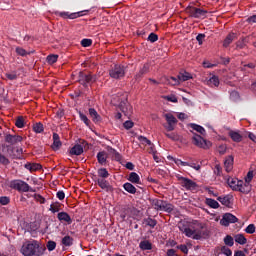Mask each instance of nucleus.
Segmentation results:
<instances>
[{
    "instance_id": "f257e3e1",
    "label": "nucleus",
    "mask_w": 256,
    "mask_h": 256,
    "mask_svg": "<svg viewBox=\"0 0 256 256\" xmlns=\"http://www.w3.org/2000/svg\"><path fill=\"white\" fill-rule=\"evenodd\" d=\"M45 251H47L45 245L33 239L26 240L20 249V253H22L24 256H43L45 255Z\"/></svg>"
},
{
    "instance_id": "f03ea898",
    "label": "nucleus",
    "mask_w": 256,
    "mask_h": 256,
    "mask_svg": "<svg viewBox=\"0 0 256 256\" xmlns=\"http://www.w3.org/2000/svg\"><path fill=\"white\" fill-rule=\"evenodd\" d=\"M97 175L94 176L93 181L98 184L100 189H103L106 191V193H113L115 191V188L111 186V184L107 181L109 177V171L106 168H100L97 170Z\"/></svg>"
},
{
    "instance_id": "7ed1b4c3",
    "label": "nucleus",
    "mask_w": 256,
    "mask_h": 256,
    "mask_svg": "<svg viewBox=\"0 0 256 256\" xmlns=\"http://www.w3.org/2000/svg\"><path fill=\"white\" fill-rule=\"evenodd\" d=\"M179 230L186 235V237H190L191 239H194L195 241H200V239H203L205 237H209V231L205 229V225L201 224L200 229H191L183 226H179Z\"/></svg>"
},
{
    "instance_id": "20e7f679",
    "label": "nucleus",
    "mask_w": 256,
    "mask_h": 256,
    "mask_svg": "<svg viewBox=\"0 0 256 256\" xmlns=\"http://www.w3.org/2000/svg\"><path fill=\"white\" fill-rule=\"evenodd\" d=\"M77 81L84 87V89H89L93 83H97V75L92 74L91 72L80 71L78 73Z\"/></svg>"
},
{
    "instance_id": "39448f33",
    "label": "nucleus",
    "mask_w": 256,
    "mask_h": 256,
    "mask_svg": "<svg viewBox=\"0 0 256 256\" xmlns=\"http://www.w3.org/2000/svg\"><path fill=\"white\" fill-rule=\"evenodd\" d=\"M152 205L156 211H165L166 213H171L174 209L173 204L157 198L152 200Z\"/></svg>"
},
{
    "instance_id": "423d86ee",
    "label": "nucleus",
    "mask_w": 256,
    "mask_h": 256,
    "mask_svg": "<svg viewBox=\"0 0 256 256\" xmlns=\"http://www.w3.org/2000/svg\"><path fill=\"white\" fill-rule=\"evenodd\" d=\"M126 73H127V68L121 64H115L109 70V75H110L111 79H116V80L123 79V77H125Z\"/></svg>"
},
{
    "instance_id": "0eeeda50",
    "label": "nucleus",
    "mask_w": 256,
    "mask_h": 256,
    "mask_svg": "<svg viewBox=\"0 0 256 256\" xmlns=\"http://www.w3.org/2000/svg\"><path fill=\"white\" fill-rule=\"evenodd\" d=\"M186 13L193 19H207V13H209V11L194 6H188Z\"/></svg>"
},
{
    "instance_id": "6e6552de",
    "label": "nucleus",
    "mask_w": 256,
    "mask_h": 256,
    "mask_svg": "<svg viewBox=\"0 0 256 256\" xmlns=\"http://www.w3.org/2000/svg\"><path fill=\"white\" fill-rule=\"evenodd\" d=\"M11 188L22 193H29V191L30 193H35V190L23 180H13L11 182Z\"/></svg>"
},
{
    "instance_id": "1a4fd4ad",
    "label": "nucleus",
    "mask_w": 256,
    "mask_h": 256,
    "mask_svg": "<svg viewBox=\"0 0 256 256\" xmlns=\"http://www.w3.org/2000/svg\"><path fill=\"white\" fill-rule=\"evenodd\" d=\"M176 179L180 181V184L182 185V187L186 188L187 191H195V189H197V182L189 178H185L180 174H176Z\"/></svg>"
},
{
    "instance_id": "9d476101",
    "label": "nucleus",
    "mask_w": 256,
    "mask_h": 256,
    "mask_svg": "<svg viewBox=\"0 0 256 256\" xmlns=\"http://www.w3.org/2000/svg\"><path fill=\"white\" fill-rule=\"evenodd\" d=\"M192 143L196 147H200V149H209L211 147V141L205 140L201 135L194 134L192 137Z\"/></svg>"
},
{
    "instance_id": "9b49d317",
    "label": "nucleus",
    "mask_w": 256,
    "mask_h": 256,
    "mask_svg": "<svg viewBox=\"0 0 256 256\" xmlns=\"http://www.w3.org/2000/svg\"><path fill=\"white\" fill-rule=\"evenodd\" d=\"M83 13H89V10L74 13L56 11L55 15H57V17H61L62 19H77L79 17H83Z\"/></svg>"
},
{
    "instance_id": "f8f14e48",
    "label": "nucleus",
    "mask_w": 256,
    "mask_h": 256,
    "mask_svg": "<svg viewBox=\"0 0 256 256\" xmlns=\"http://www.w3.org/2000/svg\"><path fill=\"white\" fill-rule=\"evenodd\" d=\"M4 141H5V143H8V145L15 147V145H17L18 143H21L23 141V136L13 135V134H5Z\"/></svg>"
},
{
    "instance_id": "ddd939ff",
    "label": "nucleus",
    "mask_w": 256,
    "mask_h": 256,
    "mask_svg": "<svg viewBox=\"0 0 256 256\" xmlns=\"http://www.w3.org/2000/svg\"><path fill=\"white\" fill-rule=\"evenodd\" d=\"M237 221H239V219L235 215L225 213L220 220V225H223V227H229L231 223H237Z\"/></svg>"
},
{
    "instance_id": "4468645a",
    "label": "nucleus",
    "mask_w": 256,
    "mask_h": 256,
    "mask_svg": "<svg viewBox=\"0 0 256 256\" xmlns=\"http://www.w3.org/2000/svg\"><path fill=\"white\" fill-rule=\"evenodd\" d=\"M167 124L164 125L165 129L167 131H175V125H177V118H175V116H173V114L171 113H167L164 115Z\"/></svg>"
},
{
    "instance_id": "2eb2a0df",
    "label": "nucleus",
    "mask_w": 256,
    "mask_h": 256,
    "mask_svg": "<svg viewBox=\"0 0 256 256\" xmlns=\"http://www.w3.org/2000/svg\"><path fill=\"white\" fill-rule=\"evenodd\" d=\"M57 219L61 221V223H67V225H71L73 223V219L67 212H59L57 214Z\"/></svg>"
},
{
    "instance_id": "dca6fc26",
    "label": "nucleus",
    "mask_w": 256,
    "mask_h": 256,
    "mask_svg": "<svg viewBox=\"0 0 256 256\" xmlns=\"http://www.w3.org/2000/svg\"><path fill=\"white\" fill-rule=\"evenodd\" d=\"M236 191H239L240 193H244L247 195L251 192V184L247 182H243V180L239 183L238 188H236Z\"/></svg>"
},
{
    "instance_id": "f3484780",
    "label": "nucleus",
    "mask_w": 256,
    "mask_h": 256,
    "mask_svg": "<svg viewBox=\"0 0 256 256\" xmlns=\"http://www.w3.org/2000/svg\"><path fill=\"white\" fill-rule=\"evenodd\" d=\"M234 161H235V158L233 157V155H229L226 157L224 161V167L227 173H231V171H233Z\"/></svg>"
},
{
    "instance_id": "a211bd4d",
    "label": "nucleus",
    "mask_w": 256,
    "mask_h": 256,
    "mask_svg": "<svg viewBox=\"0 0 256 256\" xmlns=\"http://www.w3.org/2000/svg\"><path fill=\"white\" fill-rule=\"evenodd\" d=\"M24 167L27 169V171H30V173H35V171H41V169H43L41 164L31 162H27Z\"/></svg>"
},
{
    "instance_id": "6ab92c4d",
    "label": "nucleus",
    "mask_w": 256,
    "mask_h": 256,
    "mask_svg": "<svg viewBox=\"0 0 256 256\" xmlns=\"http://www.w3.org/2000/svg\"><path fill=\"white\" fill-rule=\"evenodd\" d=\"M2 151L11 159H15V146L2 145Z\"/></svg>"
},
{
    "instance_id": "aec40b11",
    "label": "nucleus",
    "mask_w": 256,
    "mask_h": 256,
    "mask_svg": "<svg viewBox=\"0 0 256 256\" xmlns=\"http://www.w3.org/2000/svg\"><path fill=\"white\" fill-rule=\"evenodd\" d=\"M241 181L242 180H239L237 178H227V184L229 185V187L232 188V191H237V189H239V184L241 183Z\"/></svg>"
},
{
    "instance_id": "412c9836",
    "label": "nucleus",
    "mask_w": 256,
    "mask_h": 256,
    "mask_svg": "<svg viewBox=\"0 0 256 256\" xmlns=\"http://www.w3.org/2000/svg\"><path fill=\"white\" fill-rule=\"evenodd\" d=\"M228 135L234 143H241L243 141V136L237 131L231 130Z\"/></svg>"
},
{
    "instance_id": "4be33fe9",
    "label": "nucleus",
    "mask_w": 256,
    "mask_h": 256,
    "mask_svg": "<svg viewBox=\"0 0 256 256\" xmlns=\"http://www.w3.org/2000/svg\"><path fill=\"white\" fill-rule=\"evenodd\" d=\"M233 199L232 195L219 196L217 201L223 204L225 207H229L231 205V200Z\"/></svg>"
},
{
    "instance_id": "5701e85b",
    "label": "nucleus",
    "mask_w": 256,
    "mask_h": 256,
    "mask_svg": "<svg viewBox=\"0 0 256 256\" xmlns=\"http://www.w3.org/2000/svg\"><path fill=\"white\" fill-rule=\"evenodd\" d=\"M97 161L100 165H105L107 163V152L100 151L97 153Z\"/></svg>"
},
{
    "instance_id": "b1692460",
    "label": "nucleus",
    "mask_w": 256,
    "mask_h": 256,
    "mask_svg": "<svg viewBox=\"0 0 256 256\" xmlns=\"http://www.w3.org/2000/svg\"><path fill=\"white\" fill-rule=\"evenodd\" d=\"M89 115L94 123H99V121H101V116L99 115V113H97V110H95V108L89 109Z\"/></svg>"
},
{
    "instance_id": "393cba45",
    "label": "nucleus",
    "mask_w": 256,
    "mask_h": 256,
    "mask_svg": "<svg viewBox=\"0 0 256 256\" xmlns=\"http://www.w3.org/2000/svg\"><path fill=\"white\" fill-rule=\"evenodd\" d=\"M139 247L142 251H151L153 249V244L149 240H143L139 243Z\"/></svg>"
},
{
    "instance_id": "a878e982",
    "label": "nucleus",
    "mask_w": 256,
    "mask_h": 256,
    "mask_svg": "<svg viewBox=\"0 0 256 256\" xmlns=\"http://www.w3.org/2000/svg\"><path fill=\"white\" fill-rule=\"evenodd\" d=\"M83 153V146L75 144L71 149H70V155H82Z\"/></svg>"
},
{
    "instance_id": "bb28decb",
    "label": "nucleus",
    "mask_w": 256,
    "mask_h": 256,
    "mask_svg": "<svg viewBox=\"0 0 256 256\" xmlns=\"http://www.w3.org/2000/svg\"><path fill=\"white\" fill-rule=\"evenodd\" d=\"M123 189L130 193L131 195H135L137 193V188L134 187L133 184L126 182L123 184Z\"/></svg>"
},
{
    "instance_id": "cd10ccee",
    "label": "nucleus",
    "mask_w": 256,
    "mask_h": 256,
    "mask_svg": "<svg viewBox=\"0 0 256 256\" xmlns=\"http://www.w3.org/2000/svg\"><path fill=\"white\" fill-rule=\"evenodd\" d=\"M128 181H130V183L139 184L141 181V178L139 177V174H137V172H131L129 174Z\"/></svg>"
},
{
    "instance_id": "c85d7f7f",
    "label": "nucleus",
    "mask_w": 256,
    "mask_h": 256,
    "mask_svg": "<svg viewBox=\"0 0 256 256\" xmlns=\"http://www.w3.org/2000/svg\"><path fill=\"white\" fill-rule=\"evenodd\" d=\"M219 77L218 76H215L213 75L212 77L209 78V80L207 81V84L210 86V87H219Z\"/></svg>"
},
{
    "instance_id": "c756f323",
    "label": "nucleus",
    "mask_w": 256,
    "mask_h": 256,
    "mask_svg": "<svg viewBox=\"0 0 256 256\" xmlns=\"http://www.w3.org/2000/svg\"><path fill=\"white\" fill-rule=\"evenodd\" d=\"M206 205H208V207H211V209H219L220 207L219 202H217V200L212 198L206 199Z\"/></svg>"
},
{
    "instance_id": "7c9ffc66",
    "label": "nucleus",
    "mask_w": 256,
    "mask_h": 256,
    "mask_svg": "<svg viewBox=\"0 0 256 256\" xmlns=\"http://www.w3.org/2000/svg\"><path fill=\"white\" fill-rule=\"evenodd\" d=\"M235 242L238 243L239 245H246L247 243V238H245V235L243 234H237L234 236Z\"/></svg>"
},
{
    "instance_id": "2f4dec72",
    "label": "nucleus",
    "mask_w": 256,
    "mask_h": 256,
    "mask_svg": "<svg viewBox=\"0 0 256 256\" xmlns=\"http://www.w3.org/2000/svg\"><path fill=\"white\" fill-rule=\"evenodd\" d=\"M53 141H54L53 146H52L53 149H59L62 145L61 140L59 138V134H57V133L53 134Z\"/></svg>"
},
{
    "instance_id": "473e14b6",
    "label": "nucleus",
    "mask_w": 256,
    "mask_h": 256,
    "mask_svg": "<svg viewBox=\"0 0 256 256\" xmlns=\"http://www.w3.org/2000/svg\"><path fill=\"white\" fill-rule=\"evenodd\" d=\"M178 79L180 80V83L189 81V79H191V74L189 72H180L178 74Z\"/></svg>"
},
{
    "instance_id": "72a5a7b5",
    "label": "nucleus",
    "mask_w": 256,
    "mask_h": 256,
    "mask_svg": "<svg viewBox=\"0 0 256 256\" xmlns=\"http://www.w3.org/2000/svg\"><path fill=\"white\" fill-rule=\"evenodd\" d=\"M62 245L64 247H71L73 245V237L67 235L62 238Z\"/></svg>"
},
{
    "instance_id": "f704fd0d",
    "label": "nucleus",
    "mask_w": 256,
    "mask_h": 256,
    "mask_svg": "<svg viewBox=\"0 0 256 256\" xmlns=\"http://www.w3.org/2000/svg\"><path fill=\"white\" fill-rule=\"evenodd\" d=\"M234 39H235V33L228 34L223 42V47H228L230 44L233 43Z\"/></svg>"
},
{
    "instance_id": "c9c22d12",
    "label": "nucleus",
    "mask_w": 256,
    "mask_h": 256,
    "mask_svg": "<svg viewBox=\"0 0 256 256\" xmlns=\"http://www.w3.org/2000/svg\"><path fill=\"white\" fill-rule=\"evenodd\" d=\"M143 223H145L146 226L151 227L152 229H154V227L157 225V220L148 217V218H145L143 220Z\"/></svg>"
},
{
    "instance_id": "e433bc0d",
    "label": "nucleus",
    "mask_w": 256,
    "mask_h": 256,
    "mask_svg": "<svg viewBox=\"0 0 256 256\" xmlns=\"http://www.w3.org/2000/svg\"><path fill=\"white\" fill-rule=\"evenodd\" d=\"M0 165H4V167L11 165V160H9L3 153H0Z\"/></svg>"
},
{
    "instance_id": "4c0bfd02",
    "label": "nucleus",
    "mask_w": 256,
    "mask_h": 256,
    "mask_svg": "<svg viewBox=\"0 0 256 256\" xmlns=\"http://www.w3.org/2000/svg\"><path fill=\"white\" fill-rule=\"evenodd\" d=\"M190 127L194 131H197V133H200V135H205V128H203V126L197 124H190Z\"/></svg>"
},
{
    "instance_id": "58836bf2",
    "label": "nucleus",
    "mask_w": 256,
    "mask_h": 256,
    "mask_svg": "<svg viewBox=\"0 0 256 256\" xmlns=\"http://www.w3.org/2000/svg\"><path fill=\"white\" fill-rule=\"evenodd\" d=\"M51 213H59L61 211V203L56 202L50 205Z\"/></svg>"
},
{
    "instance_id": "ea45409f",
    "label": "nucleus",
    "mask_w": 256,
    "mask_h": 256,
    "mask_svg": "<svg viewBox=\"0 0 256 256\" xmlns=\"http://www.w3.org/2000/svg\"><path fill=\"white\" fill-rule=\"evenodd\" d=\"M15 125L16 127H18V129H23V127H25V119L23 118V116H19L16 119Z\"/></svg>"
},
{
    "instance_id": "a19ab883",
    "label": "nucleus",
    "mask_w": 256,
    "mask_h": 256,
    "mask_svg": "<svg viewBox=\"0 0 256 256\" xmlns=\"http://www.w3.org/2000/svg\"><path fill=\"white\" fill-rule=\"evenodd\" d=\"M57 59H59L58 55L51 54L47 56L46 61L49 65H53V63H57Z\"/></svg>"
},
{
    "instance_id": "79ce46f5",
    "label": "nucleus",
    "mask_w": 256,
    "mask_h": 256,
    "mask_svg": "<svg viewBox=\"0 0 256 256\" xmlns=\"http://www.w3.org/2000/svg\"><path fill=\"white\" fill-rule=\"evenodd\" d=\"M168 159H172L176 165H181V167H187L189 165V162L182 161L179 158L168 157Z\"/></svg>"
},
{
    "instance_id": "37998d69",
    "label": "nucleus",
    "mask_w": 256,
    "mask_h": 256,
    "mask_svg": "<svg viewBox=\"0 0 256 256\" xmlns=\"http://www.w3.org/2000/svg\"><path fill=\"white\" fill-rule=\"evenodd\" d=\"M224 243L225 245H227L228 247H233V245H235V241L233 240V238L231 237V235H227L224 238Z\"/></svg>"
},
{
    "instance_id": "c03bdc74",
    "label": "nucleus",
    "mask_w": 256,
    "mask_h": 256,
    "mask_svg": "<svg viewBox=\"0 0 256 256\" xmlns=\"http://www.w3.org/2000/svg\"><path fill=\"white\" fill-rule=\"evenodd\" d=\"M79 117L80 120L83 121V123H85L87 127H89V125L91 124V120L87 118V115L83 114V112H79Z\"/></svg>"
},
{
    "instance_id": "a18cd8bd",
    "label": "nucleus",
    "mask_w": 256,
    "mask_h": 256,
    "mask_svg": "<svg viewBox=\"0 0 256 256\" xmlns=\"http://www.w3.org/2000/svg\"><path fill=\"white\" fill-rule=\"evenodd\" d=\"M46 247H47L48 251H55V249L57 247V243L53 240H49L46 244Z\"/></svg>"
},
{
    "instance_id": "49530a36",
    "label": "nucleus",
    "mask_w": 256,
    "mask_h": 256,
    "mask_svg": "<svg viewBox=\"0 0 256 256\" xmlns=\"http://www.w3.org/2000/svg\"><path fill=\"white\" fill-rule=\"evenodd\" d=\"M33 131L35 133H43V124L41 122L34 124Z\"/></svg>"
},
{
    "instance_id": "de8ad7c7",
    "label": "nucleus",
    "mask_w": 256,
    "mask_h": 256,
    "mask_svg": "<svg viewBox=\"0 0 256 256\" xmlns=\"http://www.w3.org/2000/svg\"><path fill=\"white\" fill-rule=\"evenodd\" d=\"M166 137H168V139H171V141H179L180 137L177 133L172 132V133H165Z\"/></svg>"
},
{
    "instance_id": "09e8293b",
    "label": "nucleus",
    "mask_w": 256,
    "mask_h": 256,
    "mask_svg": "<svg viewBox=\"0 0 256 256\" xmlns=\"http://www.w3.org/2000/svg\"><path fill=\"white\" fill-rule=\"evenodd\" d=\"M168 83L169 85H179V83H181V81L179 80V76L177 77H170L168 78Z\"/></svg>"
},
{
    "instance_id": "8fccbe9b",
    "label": "nucleus",
    "mask_w": 256,
    "mask_h": 256,
    "mask_svg": "<svg viewBox=\"0 0 256 256\" xmlns=\"http://www.w3.org/2000/svg\"><path fill=\"white\" fill-rule=\"evenodd\" d=\"M148 41H150V43H157V41H159V36L152 32L148 36Z\"/></svg>"
},
{
    "instance_id": "3c124183",
    "label": "nucleus",
    "mask_w": 256,
    "mask_h": 256,
    "mask_svg": "<svg viewBox=\"0 0 256 256\" xmlns=\"http://www.w3.org/2000/svg\"><path fill=\"white\" fill-rule=\"evenodd\" d=\"M138 140L140 141V143H142L143 145H153V143L151 142V140L147 139V137L145 136H139Z\"/></svg>"
},
{
    "instance_id": "603ef678",
    "label": "nucleus",
    "mask_w": 256,
    "mask_h": 256,
    "mask_svg": "<svg viewBox=\"0 0 256 256\" xmlns=\"http://www.w3.org/2000/svg\"><path fill=\"white\" fill-rule=\"evenodd\" d=\"M82 47H91L93 45V40L84 38L81 40Z\"/></svg>"
},
{
    "instance_id": "864d4df0",
    "label": "nucleus",
    "mask_w": 256,
    "mask_h": 256,
    "mask_svg": "<svg viewBox=\"0 0 256 256\" xmlns=\"http://www.w3.org/2000/svg\"><path fill=\"white\" fill-rule=\"evenodd\" d=\"M217 151L220 155H225L227 153V145L221 144L217 147Z\"/></svg>"
},
{
    "instance_id": "5fc2aeb1",
    "label": "nucleus",
    "mask_w": 256,
    "mask_h": 256,
    "mask_svg": "<svg viewBox=\"0 0 256 256\" xmlns=\"http://www.w3.org/2000/svg\"><path fill=\"white\" fill-rule=\"evenodd\" d=\"M23 155V148L16 146L15 147V159H21Z\"/></svg>"
},
{
    "instance_id": "6e6d98bb",
    "label": "nucleus",
    "mask_w": 256,
    "mask_h": 256,
    "mask_svg": "<svg viewBox=\"0 0 256 256\" xmlns=\"http://www.w3.org/2000/svg\"><path fill=\"white\" fill-rule=\"evenodd\" d=\"M221 253H223V255H226V256L233 255V251H231L227 246L221 247Z\"/></svg>"
},
{
    "instance_id": "4d7b16f0",
    "label": "nucleus",
    "mask_w": 256,
    "mask_h": 256,
    "mask_svg": "<svg viewBox=\"0 0 256 256\" xmlns=\"http://www.w3.org/2000/svg\"><path fill=\"white\" fill-rule=\"evenodd\" d=\"M186 167H191L192 169H195V171H201V165L195 163V162H191L186 165Z\"/></svg>"
},
{
    "instance_id": "13d9d810",
    "label": "nucleus",
    "mask_w": 256,
    "mask_h": 256,
    "mask_svg": "<svg viewBox=\"0 0 256 256\" xmlns=\"http://www.w3.org/2000/svg\"><path fill=\"white\" fill-rule=\"evenodd\" d=\"M245 232L248 233L249 235H253V233L255 232V224H249L246 227Z\"/></svg>"
},
{
    "instance_id": "bf43d9fd",
    "label": "nucleus",
    "mask_w": 256,
    "mask_h": 256,
    "mask_svg": "<svg viewBox=\"0 0 256 256\" xmlns=\"http://www.w3.org/2000/svg\"><path fill=\"white\" fill-rule=\"evenodd\" d=\"M16 53L17 55H20V57H26L27 55V50L26 49H23L21 47H17L16 48Z\"/></svg>"
},
{
    "instance_id": "052dcab7",
    "label": "nucleus",
    "mask_w": 256,
    "mask_h": 256,
    "mask_svg": "<svg viewBox=\"0 0 256 256\" xmlns=\"http://www.w3.org/2000/svg\"><path fill=\"white\" fill-rule=\"evenodd\" d=\"M134 125H135V123H133V121H131V120H127V121H125V122L123 123L124 129H127V130L133 129V126H134Z\"/></svg>"
},
{
    "instance_id": "680f3d73",
    "label": "nucleus",
    "mask_w": 256,
    "mask_h": 256,
    "mask_svg": "<svg viewBox=\"0 0 256 256\" xmlns=\"http://www.w3.org/2000/svg\"><path fill=\"white\" fill-rule=\"evenodd\" d=\"M176 248L179 249L185 255L189 253V248H187V245L185 244L178 245Z\"/></svg>"
},
{
    "instance_id": "e2e57ef3",
    "label": "nucleus",
    "mask_w": 256,
    "mask_h": 256,
    "mask_svg": "<svg viewBox=\"0 0 256 256\" xmlns=\"http://www.w3.org/2000/svg\"><path fill=\"white\" fill-rule=\"evenodd\" d=\"M119 109H120V111H122V113H124V115H127L128 108H127L126 102H121L119 104Z\"/></svg>"
},
{
    "instance_id": "0e129e2a",
    "label": "nucleus",
    "mask_w": 256,
    "mask_h": 256,
    "mask_svg": "<svg viewBox=\"0 0 256 256\" xmlns=\"http://www.w3.org/2000/svg\"><path fill=\"white\" fill-rule=\"evenodd\" d=\"M230 99H231V101H239V92H237V91H232L231 93H230Z\"/></svg>"
},
{
    "instance_id": "69168bd1",
    "label": "nucleus",
    "mask_w": 256,
    "mask_h": 256,
    "mask_svg": "<svg viewBox=\"0 0 256 256\" xmlns=\"http://www.w3.org/2000/svg\"><path fill=\"white\" fill-rule=\"evenodd\" d=\"M11 199L7 196L0 197V205H9Z\"/></svg>"
},
{
    "instance_id": "338daca9",
    "label": "nucleus",
    "mask_w": 256,
    "mask_h": 256,
    "mask_svg": "<svg viewBox=\"0 0 256 256\" xmlns=\"http://www.w3.org/2000/svg\"><path fill=\"white\" fill-rule=\"evenodd\" d=\"M196 41H198L199 45H203V41H205V34L200 33L196 36Z\"/></svg>"
},
{
    "instance_id": "774afa93",
    "label": "nucleus",
    "mask_w": 256,
    "mask_h": 256,
    "mask_svg": "<svg viewBox=\"0 0 256 256\" xmlns=\"http://www.w3.org/2000/svg\"><path fill=\"white\" fill-rule=\"evenodd\" d=\"M140 73L147 75L149 73V64H144L142 68L139 70Z\"/></svg>"
}]
</instances>
